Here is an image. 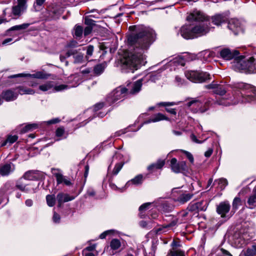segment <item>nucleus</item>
<instances>
[{
	"mask_svg": "<svg viewBox=\"0 0 256 256\" xmlns=\"http://www.w3.org/2000/svg\"><path fill=\"white\" fill-rule=\"evenodd\" d=\"M73 196H70L68 194L60 192L56 196V200L58 202V206H60L62 204L72 200L74 199Z\"/></svg>",
	"mask_w": 256,
	"mask_h": 256,
	"instance_id": "24",
	"label": "nucleus"
},
{
	"mask_svg": "<svg viewBox=\"0 0 256 256\" xmlns=\"http://www.w3.org/2000/svg\"><path fill=\"white\" fill-rule=\"evenodd\" d=\"M192 218V214L186 210L180 212L176 218H174L172 222L175 223V226L179 224L186 223Z\"/></svg>",
	"mask_w": 256,
	"mask_h": 256,
	"instance_id": "14",
	"label": "nucleus"
},
{
	"mask_svg": "<svg viewBox=\"0 0 256 256\" xmlns=\"http://www.w3.org/2000/svg\"><path fill=\"white\" fill-rule=\"evenodd\" d=\"M124 162H118L115 165V166L112 170V174L114 175H116L121 170L122 168L124 166Z\"/></svg>",
	"mask_w": 256,
	"mask_h": 256,
	"instance_id": "39",
	"label": "nucleus"
},
{
	"mask_svg": "<svg viewBox=\"0 0 256 256\" xmlns=\"http://www.w3.org/2000/svg\"><path fill=\"white\" fill-rule=\"evenodd\" d=\"M164 164H165L164 160H159L156 162L150 165L148 167V170H152L154 168H156V169L161 168L164 166Z\"/></svg>",
	"mask_w": 256,
	"mask_h": 256,
	"instance_id": "31",
	"label": "nucleus"
},
{
	"mask_svg": "<svg viewBox=\"0 0 256 256\" xmlns=\"http://www.w3.org/2000/svg\"><path fill=\"white\" fill-rule=\"evenodd\" d=\"M174 227H175V223L171 222L168 224L160 226L155 230V232L158 234H165L172 230Z\"/></svg>",
	"mask_w": 256,
	"mask_h": 256,
	"instance_id": "23",
	"label": "nucleus"
},
{
	"mask_svg": "<svg viewBox=\"0 0 256 256\" xmlns=\"http://www.w3.org/2000/svg\"><path fill=\"white\" fill-rule=\"evenodd\" d=\"M28 0H18L16 5L12 8L11 12H8V8H6L3 10L4 16H8L10 19H17L20 17L25 12L28 8Z\"/></svg>",
	"mask_w": 256,
	"mask_h": 256,
	"instance_id": "6",
	"label": "nucleus"
},
{
	"mask_svg": "<svg viewBox=\"0 0 256 256\" xmlns=\"http://www.w3.org/2000/svg\"><path fill=\"white\" fill-rule=\"evenodd\" d=\"M232 96L226 94L216 102L219 105L228 106L246 103L256 100V88L244 82L234 84L232 86Z\"/></svg>",
	"mask_w": 256,
	"mask_h": 256,
	"instance_id": "3",
	"label": "nucleus"
},
{
	"mask_svg": "<svg viewBox=\"0 0 256 256\" xmlns=\"http://www.w3.org/2000/svg\"><path fill=\"white\" fill-rule=\"evenodd\" d=\"M150 204V203H145V204H142L139 208V210L142 211L143 210H146Z\"/></svg>",
	"mask_w": 256,
	"mask_h": 256,
	"instance_id": "63",
	"label": "nucleus"
},
{
	"mask_svg": "<svg viewBox=\"0 0 256 256\" xmlns=\"http://www.w3.org/2000/svg\"><path fill=\"white\" fill-rule=\"evenodd\" d=\"M52 172L55 176L58 184H64L68 186L72 184L70 180L60 173L58 170L52 168Z\"/></svg>",
	"mask_w": 256,
	"mask_h": 256,
	"instance_id": "16",
	"label": "nucleus"
},
{
	"mask_svg": "<svg viewBox=\"0 0 256 256\" xmlns=\"http://www.w3.org/2000/svg\"><path fill=\"white\" fill-rule=\"evenodd\" d=\"M207 208V202L206 201H200L199 202H192L188 208L187 210L192 214H197L200 211H204Z\"/></svg>",
	"mask_w": 256,
	"mask_h": 256,
	"instance_id": "11",
	"label": "nucleus"
},
{
	"mask_svg": "<svg viewBox=\"0 0 256 256\" xmlns=\"http://www.w3.org/2000/svg\"><path fill=\"white\" fill-rule=\"evenodd\" d=\"M213 152V149L212 148H209L205 152L204 156L206 158H209Z\"/></svg>",
	"mask_w": 256,
	"mask_h": 256,
	"instance_id": "64",
	"label": "nucleus"
},
{
	"mask_svg": "<svg viewBox=\"0 0 256 256\" xmlns=\"http://www.w3.org/2000/svg\"><path fill=\"white\" fill-rule=\"evenodd\" d=\"M67 56H73L74 63L82 64L84 62V54L76 50H68L66 52Z\"/></svg>",
	"mask_w": 256,
	"mask_h": 256,
	"instance_id": "19",
	"label": "nucleus"
},
{
	"mask_svg": "<svg viewBox=\"0 0 256 256\" xmlns=\"http://www.w3.org/2000/svg\"><path fill=\"white\" fill-rule=\"evenodd\" d=\"M228 27L230 30L234 32V34H237L241 30L240 23V21L235 18L231 19L229 21Z\"/></svg>",
	"mask_w": 256,
	"mask_h": 256,
	"instance_id": "22",
	"label": "nucleus"
},
{
	"mask_svg": "<svg viewBox=\"0 0 256 256\" xmlns=\"http://www.w3.org/2000/svg\"><path fill=\"white\" fill-rule=\"evenodd\" d=\"M48 11L51 18H56L62 14L63 10L60 6L56 4H52L48 6Z\"/></svg>",
	"mask_w": 256,
	"mask_h": 256,
	"instance_id": "21",
	"label": "nucleus"
},
{
	"mask_svg": "<svg viewBox=\"0 0 256 256\" xmlns=\"http://www.w3.org/2000/svg\"><path fill=\"white\" fill-rule=\"evenodd\" d=\"M106 64V63H102L96 66L94 68V71L96 74L100 75L103 72Z\"/></svg>",
	"mask_w": 256,
	"mask_h": 256,
	"instance_id": "34",
	"label": "nucleus"
},
{
	"mask_svg": "<svg viewBox=\"0 0 256 256\" xmlns=\"http://www.w3.org/2000/svg\"><path fill=\"white\" fill-rule=\"evenodd\" d=\"M186 158L188 159L190 162H194V159L192 155L189 152L186 151H183Z\"/></svg>",
	"mask_w": 256,
	"mask_h": 256,
	"instance_id": "54",
	"label": "nucleus"
},
{
	"mask_svg": "<svg viewBox=\"0 0 256 256\" xmlns=\"http://www.w3.org/2000/svg\"><path fill=\"white\" fill-rule=\"evenodd\" d=\"M190 22H196V24H185L181 27L180 32L181 36L185 39H192L204 36L208 34L210 29V20L217 26L226 22L227 17L223 14H216L210 18L206 16L200 11L195 10L190 14L186 18Z\"/></svg>",
	"mask_w": 256,
	"mask_h": 256,
	"instance_id": "2",
	"label": "nucleus"
},
{
	"mask_svg": "<svg viewBox=\"0 0 256 256\" xmlns=\"http://www.w3.org/2000/svg\"><path fill=\"white\" fill-rule=\"evenodd\" d=\"M15 170V165L12 162L5 164L0 167V174L4 176H8Z\"/></svg>",
	"mask_w": 256,
	"mask_h": 256,
	"instance_id": "20",
	"label": "nucleus"
},
{
	"mask_svg": "<svg viewBox=\"0 0 256 256\" xmlns=\"http://www.w3.org/2000/svg\"><path fill=\"white\" fill-rule=\"evenodd\" d=\"M170 167L172 172L179 173L186 169V164L184 161L178 162L176 158H172L170 160Z\"/></svg>",
	"mask_w": 256,
	"mask_h": 256,
	"instance_id": "17",
	"label": "nucleus"
},
{
	"mask_svg": "<svg viewBox=\"0 0 256 256\" xmlns=\"http://www.w3.org/2000/svg\"><path fill=\"white\" fill-rule=\"evenodd\" d=\"M199 58H202L204 61H208L209 58L214 56V52L209 50H204L198 54Z\"/></svg>",
	"mask_w": 256,
	"mask_h": 256,
	"instance_id": "33",
	"label": "nucleus"
},
{
	"mask_svg": "<svg viewBox=\"0 0 256 256\" xmlns=\"http://www.w3.org/2000/svg\"><path fill=\"white\" fill-rule=\"evenodd\" d=\"M83 32V28L80 26L76 25L74 28V36L76 37H80Z\"/></svg>",
	"mask_w": 256,
	"mask_h": 256,
	"instance_id": "43",
	"label": "nucleus"
},
{
	"mask_svg": "<svg viewBox=\"0 0 256 256\" xmlns=\"http://www.w3.org/2000/svg\"><path fill=\"white\" fill-rule=\"evenodd\" d=\"M144 78H140L134 82H130L127 84L126 94L128 95H134L141 90Z\"/></svg>",
	"mask_w": 256,
	"mask_h": 256,
	"instance_id": "12",
	"label": "nucleus"
},
{
	"mask_svg": "<svg viewBox=\"0 0 256 256\" xmlns=\"http://www.w3.org/2000/svg\"><path fill=\"white\" fill-rule=\"evenodd\" d=\"M193 196L192 193L184 192L180 194L176 200L181 204H184L191 200Z\"/></svg>",
	"mask_w": 256,
	"mask_h": 256,
	"instance_id": "26",
	"label": "nucleus"
},
{
	"mask_svg": "<svg viewBox=\"0 0 256 256\" xmlns=\"http://www.w3.org/2000/svg\"><path fill=\"white\" fill-rule=\"evenodd\" d=\"M37 187L34 188L33 186H32L30 185H27L26 186V190H29L28 191V190H24V192H36V190Z\"/></svg>",
	"mask_w": 256,
	"mask_h": 256,
	"instance_id": "51",
	"label": "nucleus"
},
{
	"mask_svg": "<svg viewBox=\"0 0 256 256\" xmlns=\"http://www.w3.org/2000/svg\"><path fill=\"white\" fill-rule=\"evenodd\" d=\"M242 254L244 256H254L255 255L254 250L252 248H248L242 252Z\"/></svg>",
	"mask_w": 256,
	"mask_h": 256,
	"instance_id": "45",
	"label": "nucleus"
},
{
	"mask_svg": "<svg viewBox=\"0 0 256 256\" xmlns=\"http://www.w3.org/2000/svg\"><path fill=\"white\" fill-rule=\"evenodd\" d=\"M208 102H201L197 100H193L187 104L188 107H191L194 112L202 113L205 112L208 108Z\"/></svg>",
	"mask_w": 256,
	"mask_h": 256,
	"instance_id": "10",
	"label": "nucleus"
},
{
	"mask_svg": "<svg viewBox=\"0 0 256 256\" xmlns=\"http://www.w3.org/2000/svg\"><path fill=\"white\" fill-rule=\"evenodd\" d=\"M38 128V124H28L26 125L22 130V132H26L28 131H30L34 130Z\"/></svg>",
	"mask_w": 256,
	"mask_h": 256,
	"instance_id": "42",
	"label": "nucleus"
},
{
	"mask_svg": "<svg viewBox=\"0 0 256 256\" xmlns=\"http://www.w3.org/2000/svg\"><path fill=\"white\" fill-rule=\"evenodd\" d=\"M92 28L91 26H87L85 28L84 33L85 36L88 35L92 31Z\"/></svg>",
	"mask_w": 256,
	"mask_h": 256,
	"instance_id": "57",
	"label": "nucleus"
},
{
	"mask_svg": "<svg viewBox=\"0 0 256 256\" xmlns=\"http://www.w3.org/2000/svg\"><path fill=\"white\" fill-rule=\"evenodd\" d=\"M168 118L164 114L161 113H158L154 116H152L149 120L144 121L136 130H133L132 128H128L124 129H122L117 131L116 132L113 136H112V137H116L120 136L122 134H124L128 131H137L144 124H148L150 122H156L162 120H168Z\"/></svg>",
	"mask_w": 256,
	"mask_h": 256,
	"instance_id": "7",
	"label": "nucleus"
},
{
	"mask_svg": "<svg viewBox=\"0 0 256 256\" xmlns=\"http://www.w3.org/2000/svg\"><path fill=\"white\" fill-rule=\"evenodd\" d=\"M78 45V44L76 41L72 40L67 44L66 48H68V50H74V48H76Z\"/></svg>",
	"mask_w": 256,
	"mask_h": 256,
	"instance_id": "46",
	"label": "nucleus"
},
{
	"mask_svg": "<svg viewBox=\"0 0 256 256\" xmlns=\"http://www.w3.org/2000/svg\"><path fill=\"white\" fill-rule=\"evenodd\" d=\"M104 104L103 103H98L96 104L94 108V110L95 112H96L98 110L102 109L104 106Z\"/></svg>",
	"mask_w": 256,
	"mask_h": 256,
	"instance_id": "59",
	"label": "nucleus"
},
{
	"mask_svg": "<svg viewBox=\"0 0 256 256\" xmlns=\"http://www.w3.org/2000/svg\"><path fill=\"white\" fill-rule=\"evenodd\" d=\"M18 138V136H16V135H14V136L10 135L7 137L6 139L5 140H4L0 143V146L1 147L5 146H9L15 142H16Z\"/></svg>",
	"mask_w": 256,
	"mask_h": 256,
	"instance_id": "29",
	"label": "nucleus"
},
{
	"mask_svg": "<svg viewBox=\"0 0 256 256\" xmlns=\"http://www.w3.org/2000/svg\"><path fill=\"white\" fill-rule=\"evenodd\" d=\"M180 103L178 102H162L158 104L159 106H172L174 105H178Z\"/></svg>",
	"mask_w": 256,
	"mask_h": 256,
	"instance_id": "47",
	"label": "nucleus"
},
{
	"mask_svg": "<svg viewBox=\"0 0 256 256\" xmlns=\"http://www.w3.org/2000/svg\"><path fill=\"white\" fill-rule=\"evenodd\" d=\"M60 122V120L58 118H55L46 122L48 124H51L58 123Z\"/></svg>",
	"mask_w": 256,
	"mask_h": 256,
	"instance_id": "61",
	"label": "nucleus"
},
{
	"mask_svg": "<svg viewBox=\"0 0 256 256\" xmlns=\"http://www.w3.org/2000/svg\"><path fill=\"white\" fill-rule=\"evenodd\" d=\"M220 54L222 58L226 60L234 59L232 66L235 70L249 74L256 72V61L254 57L246 58L239 56L238 50L228 48L221 50Z\"/></svg>",
	"mask_w": 256,
	"mask_h": 256,
	"instance_id": "4",
	"label": "nucleus"
},
{
	"mask_svg": "<svg viewBox=\"0 0 256 256\" xmlns=\"http://www.w3.org/2000/svg\"><path fill=\"white\" fill-rule=\"evenodd\" d=\"M60 216L59 214H56V212H54V216L52 217V220L55 223H59L60 221Z\"/></svg>",
	"mask_w": 256,
	"mask_h": 256,
	"instance_id": "58",
	"label": "nucleus"
},
{
	"mask_svg": "<svg viewBox=\"0 0 256 256\" xmlns=\"http://www.w3.org/2000/svg\"><path fill=\"white\" fill-rule=\"evenodd\" d=\"M94 52V46L92 45H90L87 46L86 48V58L87 60H88L90 57L93 54Z\"/></svg>",
	"mask_w": 256,
	"mask_h": 256,
	"instance_id": "44",
	"label": "nucleus"
},
{
	"mask_svg": "<svg viewBox=\"0 0 256 256\" xmlns=\"http://www.w3.org/2000/svg\"><path fill=\"white\" fill-rule=\"evenodd\" d=\"M96 12V14H90V15H88V16L90 17V18H100V14H98V12H96V10H91L90 12V13H94V12Z\"/></svg>",
	"mask_w": 256,
	"mask_h": 256,
	"instance_id": "56",
	"label": "nucleus"
},
{
	"mask_svg": "<svg viewBox=\"0 0 256 256\" xmlns=\"http://www.w3.org/2000/svg\"><path fill=\"white\" fill-rule=\"evenodd\" d=\"M132 34L128 36V44L134 46L133 50L124 52L121 59V68L124 72H134L146 62L144 53L154 40V32L143 25L129 27Z\"/></svg>",
	"mask_w": 256,
	"mask_h": 256,
	"instance_id": "1",
	"label": "nucleus"
},
{
	"mask_svg": "<svg viewBox=\"0 0 256 256\" xmlns=\"http://www.w3.org/2000/svg\"><path fill=\"white\" fill-rule=\"evenodd\" d=\"M166 256H184V254L182 251L173 248L170 250Z\"/></svg>",
	"mask_w": 256,
	"mask_h": 256,
	"instance_id": "38",
	"label": "nucleus"
},
{
	"mask_svg": "<svg viewBox=\"0 0 256 256\" xmlns=\"http://www.w3.org/2000/svg\"><path fill=\"white\" fill-rule=\"evenodd\" d=\"M136 256H146L144 254V250L143 248H139L137 250L136 254Z\"/></svg>",
	"mask_w": 256,
	"mask_h": 256,
	"instance_id": "55",
	"label": "nucleus"
},
{
	"mask_svg": "<svg viewBox=\"0 0 256 256\" xmlns=\"http://www.w3.org/2000/svg\"><path fill=\"white\" fill-rule=\"evenodd\" d=\"M254 193L248 198L247 204L248 208L252 209L256 207V188L254 190Z\"/></svg>",
	"mask_w": 256,
	"mask_h": 256,
	"instance_id": "30",
	"label": "nucleus"
},
{
	"mask_svg": "<svg viewBox=\"0 0 256 256\" xmlns=\"http://www.w3.org/2000/svg\"><path fill=\"white\" fill-rule=\"evenodd\" d=\"M110 233H112L111 230L105 231L100 235L99 238L101 239L104 238L108 234Z\"/></svg>",
	"mask_w": 256,
	"mask_h": 256,
	"instance_id": "62",
	"label": "nucleus"
},
{
	"mask_svg": "<svg viewBox=\"0 0 256 256\" xmlns=\"http://www.w3.org/2000/svg\"><path fill=\"white\" fill-rule=\"evenodd\" d=\"M29 24L25 23L20 25L14 26L10 28V30H24L28 27Z\"/></svg>",
	"mask_w": 256,
	"mask_h": 256,
	"instance_id": "40",
	"label": "nucleus"
},
{
	"mask_svg": "<svg viewBox=\"0 0 256 256\" xmlns=\"http://www.w3.org/2000/svg\"><path fill=\"white\" fill-rule=\"evenodd\" d=\"M220 252L221 253L218 254L216 256H232L228 251L224 250V248H221Z\"/></svg>",
	"mask_w": 256,
	"mask_h": 256,
	"instance_id": "52",
	"label": "nucleus"
},
{
	"mask_svg": "<svg viewBox=\"0 0 256 256\" xmlns=\"http://www.w3.org/2000/svg\"><path fill=\"white\" fill-rule=\"evenodd\" d=\"M18 92L20 94H32L35 92L34 90L21 86L18 88Z\"/></svg>",
	"mask_w": 256,
	"mask_h": 256,
	"instance_id": "35",
	"label": "nucleus"
},
{
	"mask_svg": "<svg viewBox=\"0 0 256 256\" xmlns=\"http://www.w3.org/2000/svg\"><path fill=\"white\" fill-rule=\"evenodd\" d=\"M94 21L90 19L88 16H87L84 19V23L86 24L88 26H91L94 24Z\"/></svg>",
	"mask_w": 256,
	"mask_h": 256,
	"instance_id": "50",
	"label": "nucleus"
},
{
	"mask_svg": "<svg viewBox=\"0 0 256 256\" xmlns=\"http://www.w3.org/2000/svg\"><path fill=\"white\" fill-rule=\"evenodd\" d=\"M242 204V200L238 197H236L232 202V208L230 213L234 212L238 209L240 206Z\"/></svg>",
	"mask_w": 256,
	"mask_h": 256,
	"instance_id": "36",
	"label": "nucleus"
},
{
	"mask_svg": "<svg viewBox=\"0 0 256 256\" xmlns=\"http://www.w3.org/2000/svg\"><path fill=\"white\" fill-rule=\"evenodd\" d=\"M128 96L126 88L119 86L116 88L108 96L106 100L111 104L116 101L123 99Z\"/></svg>",
	"mask_w": 256,
	"mask_h": 256,
	"instance_id": "9",
	"label": "nucleus"
},
{
	"mask_svg": "<svg viewBox=\"0 0 256 256\" xmlns=\"http://www.w3.org/2000/svg\"><path fill=\"white\" fill-rule=\"evenodd\" d=\"M22 178H21L20 179V180L17 182L16 184V187L17 188H18V190H20L22 192H24V190H26V186H24L22 184L20 183V180ZM29 190H28V191Z\"/></svg>",
	"mask_w": 256,
	"mask_h": 256,
	"instance_id": "49",
	"label": "nucleus"
},
{
	"mask_svg": "<svg viewBox=\"0 0 256 256\" xmlns=\"http://www.w3.org/2000/svg\"><path fill=\"white\" fill-rule=\"evenodd\" d=\"M228 182L226 178H220L214 180V185L218 184V186L220 190H224L225 187L228 185Z\"/></svg>",
	"mask_w": 256,
	"mask_h": 256,
	"instance_id": "32",
	"label": "nucleus"
},
{
	"mask_svg": "<svg viewBox=\"0 0 256 256\" xmlns=\"http://www.w3.org/2000/svg\"><path fill=\"white\" fill-rule=\"evenodd\" d=\"M190 138L192 140L196 143H197V144H200V143H202L203 142V141H200V140H199L196 136L194 134H192L191 136H190Z\"/></svg>",
	"mask_w": 256,
	"mask_h": 256,
	"instance_id": "60",
	"label": "nucleus"
},
{
	"mask_svg": "<svg viewBox=\"0 0 256 256\" xmlns=\"http://www.w3.org/2000/svg\"><path fill=\"white\" fill-rule=\"evenodd\" d=\"M40 178V173L37 170H28L26 172L22 178L29 180H34L39 179Z\"/></svg>",
	"mask_w": 256,
	"mask_h": 256,
	"instance_id": "25",
	"label": "nucleus"
},
{
	"mask_svg": "<svg viewBox=\"0 0 256 256\" xmlns=\"http://www.w3.org/2000/svg\"><path fill=\"white\" fill-rule=\"evenodd\" d=\"M18 95L17 92L10 90L3 92L2 97L6 101H12L16 98Z\"/></svg>",
	"mask_w": 256,
	"mask_h": 256,
	"instance_id": "27",
	"label": "nucleus"
},
{
	"mask_svg": "<svg viewBox=\"0 0 256 256\" xmlns=\"http://www.w3.org/2000/svg\"><path fill=\"white\" fill-rule=\"evenodd\" d=\"M206 88L212 90L213 92L220 96H224L226 92L225 86L224 85L212 82L210 84L205 86Z\"/></svg>",
	"mask_w": 256,
	"mask_h": 256,
	"instance_id": "18",
	"label": "nucleus"
},
{
	"mask_svg": "<svg viewBox=\"0 0 256 256\" xmlns=\"http://www.w3.org/2000/svg\"><path fill=\"white\" fill-rule=\"evenodd\" d=\"M49 76V74L44 72L38 71L33 74H19L10 76V78H15L18 77H30L39 79H46Z\"/></svg>",
	"mask_w": 256,
	"mask_h": 256,
	"instance_id": "15",
	"label": "nucleus"
},
{
	"mask_svg": "<svg viewBox=\"0 0 256 256\" xmlns=\"http://www.w3.org/2000/svg\"><path fill=\"white\" fill-rule=\"evenodd\" d=\"M121 246V243L118 239H113L110 243V246L112 250H116Z\"/></svg>",
	"mask_w": 256,
	"mask_h": 256,
	"instance_id": "37",
	"label": "nucleus"
},
{
	"mask_svg": "<svg viewBox=\"0 0 256 256\" xmlns=\"http://www.w3.org/2000/svg\"><path fill=\"white\" fill-rule=\"evenodd\" d=\"M185 75L188 79L196 83L203 82L210 78V74L204 72L188 71L186 72Z\"/></svg>",
	"mask_w": 256,
	"mask_h": 256,
	"instance_id": "8",
	"label": "nucleus"
},
{
	"mask_svg": "<svg viewBox=\"0 0 256 256\" xmlns=\"http://www.w3.org/2000/svg\"><path fill=\"white\" fill-rule=\"evenodd\" d=\"M123 156L118 152H116L112 158V161L120 160L122 158Z\"/></svg>",
	"mask_w": 256,
	"mask_h": 256,
	"instance_id": "48",
	"label": "nucleus"
},
{
	"mask_svg": "<svg viewBox=\"0 0 256 256\" xmlns=\"http://www.w3.org/2000/svg\"><path fill=\"white\" fill-rule=\"evenodd\" d=\"M73 79L74 82H70L69 84H60L54 86V82L52 81H48L44 84H40L38 89L44 92H60L70 88L76 87L79 84V78L78 74H74L69 78L68 80L70 82Z\"/></svg>",
	"mask_w": 256,
	"mask_h": 256,
	"instance_id": "5",
	"label": "nucleus"
},
{
	"mask_svg": "<svg viewBox=\"0 0 256 256\" xmlns=\"http://www.w3.org/2000/svg\"><path fill=\"white\" fill-rule=\"evenodd\" d=\"M143 181V176L142 174H138L132 179L130 180L128 182L126 185V188H128L132 184L139 185L142 184Z\"/></svg>",
	"mask_w": 256,
	"mask_h": 256,
	"instance_id": "28",
	"label": "nucleus"
},
{
	"mask_svg": "<svg viewBox=\"0 0 256 256\" xmlns=\"http://www.w3.org/2000/svg\"><path fill=\"white\" fill-rule=\"evenodd\" d=\"M64 132V128H58L56 130V136L58 137L62 136Z\"/></svg>",
	"mask_w": 256,
	"mask_h": 256,
	"instance_id": "53",
	"label": "nucleus"
},
{
	"mask_svg": "<svg viewBox=\"0 0 256 256\" xmlns=\"http://www.w3.org/2000/svg\"><path fill=\"white\" fill-rule=\"evenodd\" d=\"M230 205L228 202L224 201L221 202L217 206L216 212L220 215L222 218H226L227 220L229 219L231 216H229L227 214L230 210Z\"/></svg>",
	"mask_w": 256,
	"mask_h": 256,
	"instance_id": "13",
	"label": "nucleus"
},
{
	"mask_svg": "<svg viewBox=\"0 0 256 256\" xmlns=\"http://www.w3.org/2000/svg\"><path fill=\"white\" fill-rule=\"evenodd\" d=\"M46 200L47 204L49 206H52L54 205L56 198L54 195H48L46 196Z\"/></svg>",
	"mask_w": 256,
	"mask_h": 256,
	"instance_id": "41",
	"label": "nucleus"
}]
</instances>
